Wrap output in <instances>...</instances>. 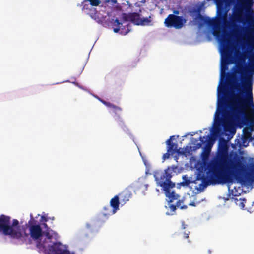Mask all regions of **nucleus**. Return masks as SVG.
Masks as SVG:
<instances>
[{"label": "nucleus", "mask_w": 254, "mask_h": 254, "mask_svg": "<svg viewBox=\"0 0 254 254\" xmlns=\"http://www.w3.org/2000/svg\"><path fill=\"white\" fill-rule=\"evenodd\" d=\"M43 235H44L47 239L51 240L53 236L57 237L58 234L50 228H48L45 231H43Z\"/></svg>", "instance_id": "412c9836"}, {"label": "nucleus", "mask_w": 254, "mask_h": 254, "mask_svg": "<svg viewBox=\"0 0 254 254\" xmlns=\"http://www.w3.org/2000/svg\"><path fill=\"white\" fill-rule=\"evenodd\" d=\"M243 200H244V201H246V199H243Z\"/></svg>", "instance_id": "a19ab883"}, {"label": "nucleus", "mask_w": 254, "mask_h": 254, "mask_svg": "<svg viewBox=\"0 0 254 254\" xmlns=\"http://www.w3.org/2000/svg\"><path fill=\"white\" fill-rule=\"evenodd\" d=\"M244 205L243 204V203H242V207L243 208V207H244Z\"/></svg>", "instance_id": "ea45409f"}, {"label": "nucleus", "mask_w": 254, "mask_h": 254, "mask_svg": "<svg viewBox=\"0 0 254 254\" xmlns=\"http://www.w3.org/2000/svg\"><path fill=\"white\" fill-rule=\"evenodd\" d=\"M184 238L185 239H188L189 238V233H184Z\"/></svg>", "instance_id": "7c9ffc66"}, {"label": "nucleus", "mask_w": 254, "mask_h": 254, "mask_svg": "<svg viewBox=\"0 0 254 254\" xmlns=\"http://www.w3.org/2000/svg\"><path fill=\"white\" fill-rule=\"evenodd\" d=\"M82 11H85L87 14L89 15L92 18L96 19L97 11L96 8H93V6L90 5L88 3H84V0L82 2Z\"/></svg>", "instance_id": "dca6fc26"}, {"label": "nucleus", "mask_w": 254, "mask_h": 254, "mask_svg": "<svg viewBox=\"0 0 254 254\" xmlns=\"http://www.w3.org/2000/svg\"><path fill=\"white\" fill-rule=\"evenodd\" d=\"M250 129H251V131H253V129H253V127H251L250 128Z\"/></svg>", "instance_id": "58836bf2"}, {"label": "nucleus", "mask_w": 254, "mask_h": 254, "mask_svg": "<svg viewBox=\"0 0 254 254\" xmlns=\"http://www.w3.org/2000/svg\"><path fill=\"white\" fill-rule=\"evenodd\" d=\"M228 42V40L225 36H223L221 39L222 45L223 46H225Z\"/></svg>", "instance_id": "bb28decb"}, {"label": "nucleus", "mask_w": 254, "mask_h": 254, "mask_svg": "<svg viewBox=\"0 0 254 254\" xmlns=\"http://www.w3.org/2000/svg\"><path fill=\"white\" fill-rule=\"evenodd\" d=\"M247 44H248V45L250 46L251 47V48H253L254 47L253 45H251L250 43H248Z\"/></svg>", "instance_id": "e433bc0d"}, {"label": "nucleus", "mask_w": 254, "mask_h": 254, "mask_svg": "<svg viewBox=\"0 0 254 254\" xmlns=\"http://www.w3.org/2000/svg\"><path fill=\"white\" fill-rule=\"evenodd\" d=\"M204 138H205V137H204V136H203V137H202V136H200V137H199V140L201 141V143H198V144H197V145H198V148H199V147H201V143H204Z\"/></svg>", "instance_id": "c85d7f7f"}, {"label": "nucleus", "mask_w": 254, "mask_h": 254, "mask_svg": "<svg viewBox=\"0 0 254 254\" xmlns=\"http://www.w3.org/2000/svg\"><path fill=\"white\" fill-rule=\"evenodd\" d=\"M166 214H167V215H169V214L168 212H167V213H166Z\"/></svg>", "instance_id": "79ce46f5"}, {"label": "nucleus", "mask_w": 254, "mask_h": 254, "mask_svg": "<svg viewBox=\"0 0 254 254\" xmlns=\"http://www.w3.org/2000/svg\"><path fill=\"white\" fill-rule=\"evenodd\" d=\"M245 22L248 25V31L252 32L254 30V15L252 11L248 12L245 17Z\"/></svg>", "instance_id": "a211bd4d"}, {"label": "nucleus", "mask_w": 254, "mask_h": 254, "mask_svg": "<svg viewBox=\"0 0 254 254\" xmlns=\"http://www.w3.org/2000/svg\"><path fill=\"white\" fill-rule=\"evenodd\" d=\"M122 17L124 21H129L136 25H151V17H144L138 12L123 13Z\"/></svg>", "instance_id": "0eeeda50"}, {"label": "nucleus", "mask_w": 254, "mask_h": 254, "mask_svg": "<svg viewBox=\"0 0 254 254\" xmlns=\"http://www.w3.org/2000/svg\"><path fill=\"white\" fill-rule=\"evenodd\" d=\"M132 193L128 189H125L123 190L119 195L120 200L123 204H126L132 196Z\"/></svg>", "instance_id": "6ab92c4d"}, {"label": "nucleus", "mask_w": 254, "mask_h": 254, "mask_svg": "<svg viewBox=\"0 0 254 254\" xmlns=\"http://www.w3.org/2000/svg\"><path fill=\"white\" fill-rule=\"evenodd\" d=\"M182 227H183V229H185V223H184V222L182 223Z\"/></svg>", "instance_id": "c9c22d12"}, {"label": "nucleus", "mask_w": 254, "mask_h": 254, "mask_svg": "<svg viewBox=\"0 0 254 254\" xmlns=\"http://www.w3.org/2000/svg\"><path fill=\"white\" fill-rule=\"evenodd\" d=\"M31 219L28 222V227L29 233L28 238L30 239L31 241H36V247L38 248L44 247L43 244L41 243V238L43 236V231L40 224H36V221L33 218L32 214H31Z\"/></svg>", "instance_id": "423d86ee"}, {"label": "nucleus", "mask_w": 254, "mask_h": 254, "mask_svg": "<svg viewBox=\"0 0 254 254\" xmlns=\"http://www.w3.org/2000/svg\"><path fill=\"white\" fill-rule=\"evenodd\" d=\"M171 155V152H167L165 154L163 155L162 159L164 161L170 157V156Z\"/></svg>", "instance_id": "a878e982"}, {"label": "nucleus", "mask_w": 254, "mask_h": 254, "mask_svg": "<svg viewBox=\"0 0 254 254\" xmlns=\"http://www.w3.org/2000/svg\"><path fill=\"white\" fill-rule=\"evenodd\" d=\"M189 205L191 206H195V203L194 202H192L189 203Z\"/></svg>", "instance_id": "72a5a7b5"}, {"label": "nucleus", "mask_w": 254, "mask_h": 254, "mask_svg": "<svg viewBox=\"0 0 254 254\" xmlns=\"http://www.w3.org/2000/svg\"><path fill=\"white\" fill-rule=\"evenodd\" d=\"M243 135L242 137V142L244 146L246 147L248 145L249 142L252 141L253 138L251 133L248 129L244 128L243 130Z\"/></svg>", "instance_id": "aec40b11"}, {"label": "nucleus", "mask_w": 254, "mask_h": 254, "mask_svg": "<svg viewBox=\"0 0 254 254\" xmlns=\"http://www.w3.org/2000/svg\"><path fill=\"white\" fill-rule=\"evenodd\" d=\"M41 219L44 221L45 222H47L48 221V219L47 218H46L45 216H42L41 217Z\"/></svg>", "instance_id": "2f4dec72"}, {"label": "nucleus", "mask_w": 254, "mask_h": 254, "mask_svg": "<svg viewBox=\"0 0 254 254\" xmlns=\"http://www.w3.org/2000/svg\"><path fill=\"white\" fill-rule=\"evenodd\" d=\"M173 139H174V136H170V138L166 141L167 151L171 152V155L175 153L183 154V152L180 151L181 148H178V144L173 142Z\"/></svg>", "instance_id": "ddd939ff"}, {"label": "nucleus", "mask_w": 254, "mask_h": 254, "mask_svg": "<svg viewBox=\"0 0 254 254\" xmlns=\"http://www.w3.org/2000/svg\"><path fill=\"white\" fill-rule=\"evenodd\" d=\"M176 167H168L163 172L157 173L154 176L158 185L162 187L165 191L166 196L168 198V207L171 212H175L177 207L181 209H186L187 206L183 204V199H180V196L174 191H171V189L175 186V183L171 181L172 173L175 171Z\"/></svg>", "instance_id": "7ed1b4c3"}, {"label": "nucleus", "mask_w": 254, "mask_h": 254, "mask_svg": "<svg viewBox=\"0 0 254 254\" xmlns=\"http://www.w3.org/2000/svg\"><path fill=\"white\" fill-rule=\"evenodd\" d=\"M246 47V43L245 42H243L242 44V47L243 49H244Z\"/></svg>", "instance_id": "f704fd0d"}, {"label": "nucleus", "mask_w": 254, "mask_h": 254, "mask_svg": "<svg viewBox=\"0 0 254 254\" xmlns=\"http://www.w3.org/2000/svg\"><path fill=\"white\" fill-rule=\"evenodd\" d=\"M87 2H89L90 5L91 6H98L101 3L100 0H84V3H87Z\"/></svg>", "instance_id": "b1692460"}, {"label": "nucleus", "mask_w": 254, "mask_h": 254, "mask_svg": "<svg viewBox=\"0 0 254 254\" xmlns=\"http://www.w3.org/2000/svg\"><path fill=\"white\" fill-rule=\"evenodd\" d=\"M60 242H56L49 247L48 253L49 254H70L69 251L64 250L61 248Z\"/></svg>", "instance_id": "f8f14e48"}, {"label": "nucleus", "mask_w": 254, "mask_h": 254, "mask_svg": "<svg viewBox=\"0 0 254 254\" xmlns=\"http://www.w3.org/2000/svg\"><path fill=\"white\" fill-rule=\"evenodd\" d=\"M247 52L239 51L235 52V66L232 72L226 74V80L232 90L230 96L223 102L219 103L215 114L219 118L220 114L225 117L228 112L225 107L230 110V117L239 125L240 127L245 121L246 123L254 124V102L253 97V84L254 75V53L250 55L249 64H246Z\"/></svg>", "instance_id": "f257e3e1"}, {"label": "nucleus", "mask_w": 254, "mask_h": 254, "mask_svg": "<svg viewBox=\"0 0 254 254\" xmlns=\"http://www.w3.org/2000/svg\"><path fill=\"white\" fill-rule=\"evenodd\" d=\"M19 221L17 219H13L12 223L10 224L11 238L18 240H21L22 244L30 245L31 244V240L28 238V234L24 232L23 234L21 232L19 225Z\"/></svg>", "instance_id": "6e6552de"}, {"label": "nucleus", "mask_w": 254, "mask_h": 254, "mask_svg": "<svg viewBox=\"0 0 254 254\" xmlns=\"http://www.w3.org/2000/svg\"><path fill=\"white\" fill-rule=\"evenodd\" d=\"M241 158L242 156L236 152L231 151L229 153L227 141L220 138L215 160L207 172L208 181L212 184H219L232 166L238 165V159Z\"/></svg>", "instance_id": "f03ea898"}, {"label": "nucleus", "mask_w": 254, "mask_h": 254, "mask_svg": "<svg viewBox=\"0 0 254 254\" xmlns=\"http://www.w3.org/2000/svg\"><path fill=\"white\" fill-rule=\"evenodd\" d=\"M109 108L113 109V112L115 114L117 117V120L119 123V126L123 128H126L127 127L125 124V122L121 117L119 115V113L122 110V108L120 107L117 106L114 104H111V106Z\"/></svg>", "instance_id": "f3484780"}, {"label": "nucleus", "mask_w": 254, "mask_h": 254, "mask_svg": "<svg viewBox=\"0 0 254 254\" xmlns=\"http://www.w3.org/2000/svg\"><path fill=\"white\" fill-rule=\"evenodd\" d=\"M233 18L238 21H241L242 18V12L240 9H238L235 12Z\"/></svg>", "instance_id": "5701e85b"}, {"label": "nucleus", "mask_w": 254, "mask_h": 254, "mask_svg": "<svg viewBox=\"0 0 254 254\" xmlns=\"http://www.w3.org/2000/svg\"><path fill=\"white\" fill-rule=\"evenodd\" d=\"M113 25L116 27V28H114V32L115 33L120 32L121 34L126 35L130 31V29L128 28L129 24L127 25V27L126 28V26H123L122 23L118 19L115 20Z\"/></svg>", "instance_id": "4468645a"}, {"label": "nucleus", "mask_w": 254, "mask_h": 254, "mask_svg": "<svg viewBox=\"0 0 254 254\" xmlns=\"http://www.w3.org/2000/svg\"><path fill=\"white\" fill-rule=\"evenodd\" d=\"M238 160V165L232 166L219 184L232 183L234 180L242 185L254 182V163H251L248 168L243 156Z\"/></svg>", "instance_id": "20e7f679"}, {"label": "nucleus", "mask_w": 254, "mask_h": 254, "mask_svg": "<svg viewBox=\"0 0 254 254\" xmlns=\"http://www.w3.org/2000/svg\"><path fill=\"white\" fill-rule=\"evenodd\" d=\"M43 225L44 226V227L45 228V230H46V229L50 228L48 226L47 224L46 223H44V224H43Z\"/></svg>", "instance_id": "473e14b6"}, {"label": "nucleus", "mask_w": 254, "mask_h": 254, "mask_svg": "<svg viewBox=\"0 0 254 254\" xmlns=\"http://www.w3.org/2000/svg\"><path fill=\"white\" fill-rule=\"evenodd\" d=\"M110 206L112 208V210H110L108 206L104 207V209L106 212L104 214L105 216H108L111 213L112 214H114L119 209V197L118 195H115L112 198L110 202Z\"/></svg>", "instance_id": "9b49d317"}, {"label": "nucleus", "mask_w": 254, "mask_h": 254, "mask_svg": "<svg viewBox=\"0 0 254 254\" xmlns=\"http://www.w3.org/2000/svg\"><path fill=\"white\" fill-rule=\"evenodd\" d=\"M11 217L3 214L0 215V233L11 238L10 224Z\"/></svg>", "instance_id": "9d476101"}, {"label": "nucleus", "mask_w": 254, "mask_h": 254, "mask_svg": "<svg viewBox=\"0 0 254 254\" xmlns=\"http://www.w3.org/2000/svg\"><path fill=\"white\" fill-rule=\"evenodd\" d=\"M187 19L183 16L169 14L165 19L164 24L167 27L181 29L186 24Z\"/></svg>", "instance_id": "1a4fd4ad"}, {"label": "nucleus", "mask_w": 254, "mask_h": 254, "mask_svg": "<svg viewBox=\"0 0 254 254\" xmlns=\"http://www.w3.org/2000/svg\"><path fill=\"white\" fill-rule=\"evenodd\" d=\"M232 58V57L231 56L230 54L227 51H225L221 66V74L223 77L225 76L226 73L225 70L228 69V64L230 63H233V61L231 60Z\"/></svg>", "instance_id": "2eb2a0df"}, {"label": "nucleus", "mask_w": 254, "mask_h": 254, "mask_svg": "<svg viewBox=\"0 0 254 254\" xmlns=\"http://www.w3.org/2000/svg\"><path fill=\"white\" fill-rule=\"evenodd\" d=\"M183 182L181 183L182 186H187L190 183H192V182L191 181L187 176H184L183 177Z\"/></svg>", "instance_id": "393cba45"}, {"label": "nucleus", "mask_w": 254, "mask_h": 254, "mask_svg": "<svg viewBox=\"0 0 254 254\" xmlns=\"http://www.w3.org/2000/svg\"><path fill=\"white\" fill-rule=\"evenodd\" d=\"M200 11V7L193 9V12L196 14L194 20L198 23L199 27H203L204 25L212 27L214 30V35L217 36L219 34L223 25L228 22L227 11H223L219 8H217V17L216 19H211L201 15Z\"/></svg>", "instance_id": "39448f33"}, {"label": "nucleus", "mask_w": 254, "mask_h": 254, "mask_svg": "<svg viewBox=\"0 0 254 254\" xmlns=\"http://www.w3.org/2000/svg\"><path fill=\"white\" fill-rule=\"evenodd\" d=\"M100 101L103 104H104L105 106H106L108 107H110V106H111V104L110 102H107L103 99H99Z\"/></svg>", "instance_id": "cd10ccee"}, {"label": "nucleus", "mask_w": 254, "mask_h": 254, "mask_svg": "<svg viewBox=\"0 0 254 254\" xmlns=\"http://www.w3.org/2000/svg\"><path fill=\"white\" fill-rule=\"evenodd\" d=\"M225 0H214L216 5L217 8H219L220 9L222 10L223 11L228 12V10L226 9Z\"/></svg>", "instance_id": "4be33fe9"}, {"label": "nucleus", "mask_w": 254, "mask_h": 254, "mask_svg": "<svg viewBox=\"0 0 254 254\" xmlns=\"http://www.w3.org/2000/svg\"><path fill=\"white\" fill-rule=\"evenodd\" d=\"M211 252H211V251L210 250H209L208 251V254H211Z\"/></svg>", "instance_id": "4c0bfd02"}, {"label": "nucleus", "mask_w": 254, "mask_h": 254, "mask_svg": "<svg viewBox=\"0 0 254 254\" xmlns=\"http://www.w3.org/2000/svg\"><path fill=\"white\" fill-rule=\"evenodd\" d=\"M173 13L175 15H178L180 14V11L178 10L175 9L173 10Z\"/></svg>", "instance_id": "c756f323"}]
</instances>
